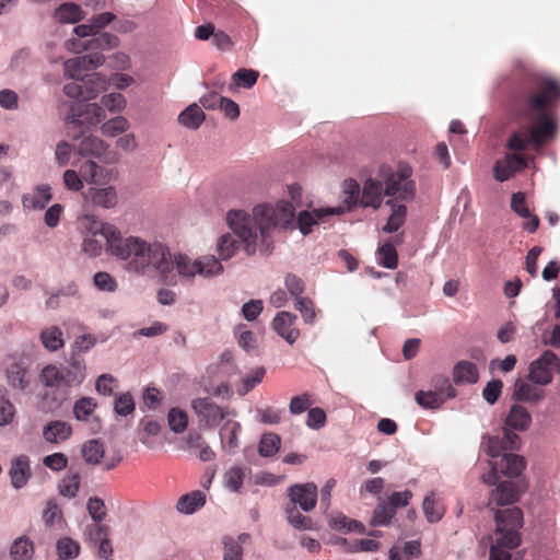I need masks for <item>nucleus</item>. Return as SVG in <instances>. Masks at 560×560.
I'll use <instances>...</instances> for the list:
<instances>
[{
	"mask_svg": "<svg viewBox=\"0 0 560 560\" xmlns=\"http://www.w3.org/2000/svg\"><path fill=\"white\" fill-rule=\"evenodd\" d=\"M51 189L48 185H40L30 194H25L22 198L24 208L33 210H42L51 200Z\"/></svg>",
	"mask_w": 560,
	"mask_h": 560,
	"instance_id": "21",
	"label": "nucleus"
},
{
	"mask_svg": "<svg viewBox=\"0 0 560 560\" xmlns=\"http://www.w3.org/2000/svg\"><path fill=\"white\" fill-rule=\"evenodd\" d=\"M80 81H82L83 89L85 90L84 101L95 98L105 89L106 84L105 79L98 73L86 74Z\"/></svg>",
	"mask_w": 560,
	"mask_h": 560,
	"instance_id": "34",
	"label": "nucleus"
},
{
	"mask_svg": "<svg viewBox=\"0 0 560 560\" xmlns=\"http://www.w3.org/2000/svg\"><path fill=\"white\" fill-rule=\"evenodd\" d=\"M237 249V242L234 236L226 233L220 236L218 240L217 250L219 255V259L226 260L230 259Z\"/></svg>",
	"mask_w": 560,
	"mask_h": 560,
	"instance_id": "50",
	"label": "nucleus"
},
{
	"mask_svg": "<svg viewBox=\"0 0 560 560\" xmlns=\"http://www.w3.org/2000/svg\"><path fill=\"white\" fill-rule=\"evenodd\" d=\"M167 422L174 433H183L188 425V415L180 408H171L167 415Z\"/></svg>",
	"mask_w": 560,
	"mask_h": 560,
	"instance_id": "47",
	"label": "nucleus"
},
{
	"mask_svg": "<svg viewBox=\"0 0 560 560\" xmlns=\"http://www.w3.org/2000/svg\"><path fill=\"white\" fill-rule=\"evenodd\" d=\"M256 417L259 422L266 424H277L281 421V411L272 407L258 408L256 410Z\"/></svg>",
	"mask_w": 560,
	"mask_h": 560,
	"instance_id": "60",
	"label": "nucleus"
},
{
	"mask_svg": "<svg viewBox=\"0 0 560 560\" xmlns=\"http://www.w3.org/2000/svg\"><path fill=\"white\" fill-rule=\"evenodd\" d=\"M318 490L313 482L295 483L289 488V498L292 505L285 508L287 520L296 529H312L311 517L302 515L296 505L304 512L312 511L317 502Z\"/></svg>",
	"mask_w": 560,
	"mask_h": 560,
	"instance_id": "6",
	"label": "nucleus"
},
{
	"mask_svg": "<svg viewBox=\"0 0 560 560\" xmlns=\"http://www.w3.org/2000/svg\"><path fill=\"white\" fill-rule=\"evenodd\" d=\"M342 213L341 208L316 209L313 212L301 211L294 221V207L289 201H279L276 207L269 205L256 206L253 215L245 211L232 210L228 213V223L234 234H236L244 244L247 255L255 254L260 240V252L269 253L272 248L270 230L276 228L287 229L294 225L302 234L307 235L312 226L326 215Z\"/></svg>",
	"mask_w": 560,
	"mask_h": 560,
	"instance_id": "2",
	"label": "nucleus"
},
{
	"mask_svg": "<svg viewBox=\"0 0 560 560\" xmlns=\"http://www.w3.org/2000/svg\"><path fill=\"white\" fill-rule=\"evenodd\" d=\"M57 551L59 560L74 559L80 553V545L78 541L65 537L58 540Z\"/></svg>",
	"mask_w": 560,
	"mask_h": 560,
	"instance_id": "49",
	"label": "nucleus"
},
{
	"mask_svg": "<svg viewBox=\"0 0 560 560\" xmlns=\"http://www.w3.org/2000/svg\"><path fill=\"white\" fill-rule=\"evenodd\" d=\"M80 474L72 472L71 470L65 476L59 483V493L62 497L72 499L74 498L80 489Z\"/></svg>",
	"mask_w": 560,
	"mask_h": 560,
	"instance_id": "40",
	"label": "nucleus"
},
{
	"mask_svg": "<svg viewBox=\"0 0 560 560\" xmlns=\"http://www.w3.org/2000/svg\"><path fill=\"white\" fill-rule=\"evenodd\" d=\"M129 128L128 120L122 116H117L101 126L102 133L108 137H115Z\"/></svg>",
	"mask_w": 560,
	"mask_h": 560,
	"instance_id": "52",
	"label": "nucleus"
},
{
	"mask_svg": "<svg viewBox=\"0 0 560 560\" xmlns=\"http://www.w3.org/2000/svg\"><path fill=\"white\" fill-rule=\"evenodd\" d=\"M83 198L86 203L104 209L114 208L118 201L117 191L113 186L90 187L85 192H83Z\"/></svg>",
	"mask_w": 560,
	"mask_h": 560,
	"instance_id": "17",
	"label": "nucleus"
},
{
	"mask_svg": "<svg viewBox=\"0 0 560 560\" xmlns=\"http://www.w3.org/2000/svg\"><path fill=\"white\" fill-rule=\"evenodd\" d=\"M83 233L82 250L89 256L101 255L103 248L113 255L114 243H117L119 231L109 223L96 220L86 214L80 219Z\"/></svg>",
	"mask_w": 560,
	"mask_h": 560,
	"instance_id": "5",
	"label": "nucleus"
},
{
	"mask_svg": "<svg viewBox=\"0 0 560 560\" xmlns=\"http://www.w3.org/2000/svg\"><path fill=\"white\" fill-rule=\"evenodd\" d=\"M329 525L331 528H334L336 530L345 532V533H350V532L363 533L365 529L363 524H361L358 521L350 520L343 514H339V515L331 517V520L329 521Z\"/></svg>",
	"mask_w": 560,
	"mask_h": 560,
	"instance_id": "43",
	"label": "nucleus"
},
{
	"mask_svg": "<svg viewBox=\"0 0 560 560\" xmlns=\"http://www.w3.org/2000/svg\"><path fill=\"white\" fill-rule=\"evenodd\" d=\"M205 118L206 116L201 108L197 104H191L179 114L178 121L189 129H197Z\"/></svg>",
	"mask_w": 560,
	"mask_h": 560,
	"instance_id": "32",
	"label": "nucleus"
},
{
	"mask_svg": "<svg viewBox=\"0 0 560 560\" xmlns=\"http://www.w3.org/2000/svg\"><path fill=\"white\" fill-rule=\"evenodd\" d=\"M497 529L490 546L489 560H510L511 551L520 546V529L523 526V512L517 506L497 510Z\"/></svg>",
	"mask_w": 560,
	"mask_h": 560,
	"instance_id": "4",
	"label": "nucleus"
},
{
	"mask_svg": "<svg viewBox=\"0 0 560 560\" xmlns=\"http://www.w3.org/2000/svg\"><path fill=\"white\" fill-rule=\"evenodd\" d=\"M511 208L514 212H516L520 217L524 219H527V217H530L532 214V212L526 206L525 195L521 191L512 195Z\"/></svg>",
	"mask_w": 560,
	"mask_h": 560,
	"instance_id": "63",
	"label": "nucleus"
},
{
	"mask_svg": "<svg viewBox=\"0 0 560 560\" xmlns=\"http://www.w3.org/2000/svg\"><path fill=\"white\" fill-rule=\"evenodd\" d=\"M115 412L119 416H128L135 411V401L129 393L120 394L115 399Z\"/></svg>",
	"mask_w": 560,
	"mask_h": 560,
	"instance_id": "55",
	"label": "nucleus"
},
{
	"mask_svg": "<svg viewBox=\"0 0 560 560\" xmlns=\"http://www.w3.org/2000/svg\"><path fill=\"white\" fill-rule=\"evenodd\" d=\"M105 118V112L98 104L73 103L66 117L68 135L79 139L92 126L100 124Z\"/></svg>",
	"mask_w": 560,
	"mask_h": 560,
	"instance_id": "7",
	"label": "nucleus"
},
{
	"mask_svg": "<svg viewBox=\"0 0 560 560\" xmlns=\"http://www.w3.org/2000/svg\"><path fill=\"white\" fill-rule=\"evenodd\" d=\"M115 19V15L110 12H104L96 14L92 18L91 22L96 31L98 33L103 27L108 25L113 20ZM119 39L117 36L109 34V33H100L97 36H95L93 39H91L88 44H81L79 40H68L67 47L69 49H72L74 51H81V50H89L93 48H100V49H107V48H114L118 45Z\"/></svg>",
	"mask_w": 560,
	"mask_h": 560,
	"instance_id": "10",
	"label": "nucleus"
},
{
	"mask_svg": "<svg viewBox=\"0 0 560 560\" xmlns=\"http://www.w3.org/2000/svg\"><path fill=\"white\" fill-rule=\"evenodd\" d=\"M532 422V417L528 410L521 405H513L505 419V425L510 429L524 431Z\"/></svg>",
	"mask_w": 560,
	"mask_h": 560,
	"instance_id": "25",
	"label": "nucleus"
},
{
	"mask_svg": "<svg viewBox=\"0 0 560 560\" xmlns=\"http://www.w3.org/2000/svg\"><path fill=\"white\" fill-rule=\"evenodd\" d=\"M265 373L266 371L264 368H257L252 371L249 375L243 378V386L242 389H240V393L244 395L252 390L262 381Z\"/></svg>",
	"mask_w": 560,
	"mask_h": 560,
	"instance_id": "59",
	"label": "nucleus"
},
{
	"mask_svg": "<svg viewBox=\"0 0 560 560\" xmlns=\"http://www.w3.org/2000/svg\"><path fill=\"white\" fill-rule=\"evenodd\" d=\"M40 381L47 387H66L62 370L55 364H48L42 370Z\"/></svg>",
	"mask_w": 560,
	"mask_h": 560,
	"instance_id": "36",
	"label": "nucleus"
},
{
	"mask_svg": "<svg viewBox=\"0 0 560 560\" xmlns=\"http://www.w3.org/2000/svg\"><path fill=\"white\" fill-rule=\"evenodd\" d=\"M520 489L513 481H502L491 491L488 505L503 506L513 504L520 499Z\"/></svg>",
	"mask_w": 560,
	"mask_h": 560,
	"instance_id": "18",
	"label": "nucleus"
},
{
	"mask_svg": "<svg viewBox=\"0 0 560 560\" xmlns=\"http://www.w3.org/2000/svg\"><path fill=\"white\" fill-rule=\"evenodd\" d=\"M55 18L61 23H77L82 20L81 8L72 2L59 5L55 11Z\"/></svg>",
	"mask_w": 560,
	"mask_h": 560,
	"instance_id": "35",
	"label": "nucleus"
},
{
	"mask_svg": "<svg viewBox=\"0 0 560 560\" xmlns=\"http://www.w3.org/2000/svg\"><path fill=\"white\" fill-rule=\"evenodd\" d=\"M281 439L278 434L264 433L258 445V453L262 457L273 456L280 448Z\"/></svg>",
	"mask_w": 560,
	"mask_h": 560,
	"instance_id": "39",
	"label": "nucleus"
},
{
	"mask_svg": "<svg viewBox=\"0 0 560 560\" xmlns=\"http://www.w3.org/2000/svg\"><path fill=\"white\" fill-rule=\"evenodd\" d=\"M345 185V202H347L349 209L358 203L364 208L372 207L373 209H378L381 207L382 195H384L381 180L368 179L361 194L360 187L354 180H347Z\"/></svg>",
	"mask_w": 560,
	"mask_h": 560,
	"instance_id": "8",
	"label": "nucleus"
},
{
	"mask_svg": "<svg viewBox=\"0 0 560 560\" xmlns=\"http://www.w3.org/2000/svg\"><path fill=\"white\" fill-rule=\"evenodd\" d=\"M527 166L523 155L517 153H506L498 160L493 166V177L498 182H505L514 176L515 173L523 171Z\"/></svg>",
	"mask_w": 560,
	"mask_h": 560,
	"instance_id": "16",
	"label": "nucleus"
},
{
	"mask_svg": "<svg viewBox=\"0 0 560 560\" xmlns=\"http://www.w3.org/2000/svg\"><path fill=\"white\" fill-rule=\"evenodd\" d=\"M483 448L487 455L491 458H501L502 455L506 453L504 442L500 436H488L483 442Z\"/></svg>",
	"mask_w": 560,
	"mask_h": 560,
	"instance_id": "54",
	"label": "nucleus"
},
{
	"mask_svg": "<svg viewBox=\"0 0 560 560\" xmlns=\"http://www.w3.org/2000/svg\"><path fill=\"white\" fill-rule=\"evenodd\" d=\"M66 387H77L81 385L85 378V362L78 353H72L68 361V365L61 368Z\"/></svg>",
	"mask_w": 560,
	"mask_h": 560,
	"instance_id": "20",
	"label": "nucleus"
},
{
	"mask_svg": "<svg viewBox=\"0 0 560 560\" xmlns=\"http://www.w3.org/2000/svg\"><path fill=\"white\" fill-rule=\"evenodd\" d=\"M530 144H533V141L527 128H525L510 135L506 148L511 151L521 152L527 150Z\"/></svg>",
	"mask_w": 560,
	"mask_h": 560,
	"instance_id": "42",
	"label": "nucleus"
},
{
	"mask_svg": "<svg viewBox=\"0 0 560 560\" xmlns=\"http://www.w3.org/2000/svg\"><path fill=\"white\" fill-rule=\"evenodd\" d=\"M386 205L392 207V213L382 230L386 233H395L406 221L407 207L405 205L396 203L393 199H388Z\"/></svg>",
	"mask_w": 560,
	"mask_h": 560,
	"instance_id": "27",
	"label": "nucleus"
},
{
	"mask_svg": "<svg viewBox=\"0 0 560 560\" xmlns=\"http://www.w3.org/2000/svg\"><path fill=\"white\" fill-rule=\"evenodd\" d=\"M106 144L97 137H85L78 147V153L82 156L101 158L106 152Z\"/></svg>",
	"mask_w": 560,
	"mask_h": 560,
	"instance_id": "29",
	"label": "nucleus"
},
{
	"mask_svg": "<svg viewBox=\"0 0 560 560\" xmlns=\"http://www.w3.org/2000/svg\"><path fill=\"white\" fill-rule=\"evenodd\" d=\"M105 58L100 52H93L90 55L79 56L75 58L68 59L63 67L65 73L73 80H81L84 77V72L91 69H95L103 65Z\"/></svg>",
	"mask_w": 560,
	"mask_h": 560,
	"instance_id": "15",
	"label": "nucleus"
},
{
	"mask_svg": "<svg viewBox=\"0 0 560 560\" xmlns=\"http://www.w3.org/2000/svg\"><path fill=\"white\" fill-rule=\"evenodd\" d=\"M15 415V409L9 400L7 389L0 387V427L9 424Z\"/></svg>",
	"mask_w": 560,
	"mask_h": 560,
	"instance_id": "53",
	"label": "nucleus"
},
{
	"mask_svg": "<svg viewBox=\"0 0 560 560\" xmlns=\"http://www.w3.org/2000/svg\"><path fill=\"white\" fill-rule=\"evenodd\" d=\"M544 397V390L528 384L523 380H517L514 384L513 398L517 401L538 402Z\"/></svg>",
	"mask_w": 560,
	"mask_h": 560,
	"instance_id": "26",
	"label": "nucleus"
},
{
	"mask_svg": "<svg viewBox=\"0 0 560 560\" xmlns=\"http://www.w3.org/2000/svg\"><path fill=\"white\" fill-rule=\"evenodd\" d=\"M113 256L126 261L129 271L139 275L158 273L164 282L176 283L177 275L192 278L196 275L209 277L223 270L219 259L214 256H203L191 260L184 254H172L168 246L161 242H147L138 236L122 237L118 234L114 243Z\"/></svg>",
	"mask_w": 560,
	"mask_h": 560,
	"instance_id": "1",
	"label": "nucleus"
},
{
	"mask_svg": "<svg viewBox=\"0 0 560 560\" xmlns=\"http://www.w3.org/2000/svg\"><path fill=\"white\" fill-rule=\"evenodd\" d=\"M102 105L109 112H120L126 106V100L120 93H110L102 97Z\"/></svg>",
	"mask_w": 560,
	"mask_h": 560,
	"instance_id": "58",
	"label": "nucleus"
},
{
	"mask_svg": "<svg viewBox=\"0 0 560 560\" xmlns=\"http://www.w3.org/2000/svg\"><path fill=\"white\" fill-rule=\"evenodd\" d=\"M378 262L385 268L395 269L398 266V254L392 242H385L377 249Z\"/></svg>",
	"mask_w": 560,
	"mask_h": 560,
	"instance_id": "41",
	"label": "nucleus"
},
{
	"mask_svg": "<svg viewBox=\"0 0 560 560\" xmlns=\"http://www.w3.org/2000/svg\"><path fill=\"white\" fill-rule=\"evenodd\" d=\"M190 407L202 429L215 428L230 416V411L219 406L211 397L195 398L191 400Z\"/></svg>",
	"mask_w": 560,
	"mask_h": 560,
	"instance_id": "11",
	"label": "nucleus"
},
{
	"mask_svg": "<svg viewBox=\"0 0 560 560\" xmlns=\"http://www.w3.org/2000/svg\"><path fill=\"white\" fill-rule=\"evenodd\" d=\"M411 168L407 165H399L395 172H389L382 182L384 195L389 199L410 201L416 195V183L410 178Z\"/></svg>",
	"mask_w": 560,
	"mask_h": 560,
	"instance_id": "9",
	"label": "nucleus"
},
{
	"mask_svg": "<svg viewBox=\"0 0 560 560\" xmlns=\"http://www.w3.org/2000/svg\"><path fill=\"white\" fill-rule=\"evenodd\" d=\"M295 320L296 315L279 312L272 322L273 329L290 345H293L300 336V330L293 326Z\"/></svg>",
	"mask_w": 560,
	"mask_h": 560,
	"instance_id": "19",
	"label": "nucleus"
},
{
	"mask_svg": "<svg viewBox=\"0 0 560 560\" xmlns=\"http://www.w3.org/2000/svg\"><path fill=\"white\" fill-rule=\"evenodd\" d=\"M491 470L482 476V481L493 486L499 479V474L513 478L521 475L525 468V460L522 456L513 453H504L499 460H491Z\"/></svg>",
	"mask_w": 560,
	"mask_h": 560,
	"instance_id": "12",
	"label": "nucleus"
},
{
	"mask_svg": "<svg viewBox=\"0 0 560 560\" xmlns=\"http://www.w3.org/2000/svg\"><path fill=\"white\" fill-rule=\"evenodd\" d=\"M258 72L252 69H240L232 75L233 83L230 85V90L234 88H246L250 89L258 80Z\"/></svg>",
	"mask_w": 560,
	"mask_h": 560,
	"instance_id": "45",
	"label": "nucleus"
},
{
	"mask_svg": "<svg viewBox=\"0 0 560 560\" xmlns=\"http://www.w3.org/2000/svg\"><path fill=\"white\" fill-rule=\"evenodd\" d=\"M40 341L48 351H57L65 345L63 332L57 326L47 327L40 332Z\"/></svg>",
	"mask_w": 560,
	"mask_h": 560,
	"instance_id": "30",
	"label": "nucleus"
},
{
	"mask_svg": "<svg viewBox=\"0 0 560 560\" xmlns=\"http://www.w3.org/2000/svg\"><path fill=\"white\" fill-rule=\"evenodd\" d=\"M96 402L91 397H82L73 406V415L77 420L85 421L96 409Z\"/></svg>",
	"mask_w": 560,
	"mask_h": 560,
	"instance_id": "51",
	"label": "nucleus"
},
{
	"mask_svg": "<svg viewBox=\"0 0 560 560\" xmlns=\"http://www.w3.org/2000/svg\"><path fill=\"white\" fill-rule=\"evenodd\" d=\"M10 477L13 487L22 488L31 477L30 459L25 455L18 456L12 460Z\"/></svg>",
	"mask_w": 560,
	"mask_h": 560,
	"instance_id": "22",
	"label": "nucleus"
},
{
	"mask_svg": "<svg viewBox=\"0 0 560 560\" xmlns=\"http://www.w3.org/2000/svg\"><path fill=\"white\" fill-rule=\"evenodd\" d=\"M10 556L12 560H31L34 556V544L27 537L16 538L11 548Z\"/></svg>",
	"mask_w": 560,
	"mask_h": 560,
	"instance_id": "33",
	"label": "nucleus"
},
{
	"mask_svg": "<svg viewBox=\"0 0 560 560\" xmlns=\"http://www.w3.org/2000/svg\"><path fill=\"white\" fill-rule=\"evenodd\" d=\"M435 390H419L416 394V401L423 408L438 409L447 399L456 396V389L451 385L448 378L440 377L436 381Z\"/></svg>",
	"mask_w": 560,
	"mask_h": 560,
	"instance_id": "14",
	"label": "nucleus"
},
{
	"mask_svg": "<svg viewBox=\"0 0 560 560\" xmlns=\"http://www.w3.org/2000/svg\"><path fill=\"white\" fill-rule=\"evenodd\" d=\"M104 168L94 161H86L80 167L81 176L91 184L101 185L105 179Z\"/></svg>",
	"mask_w": 560,
	"mask_h": 560,
	"instance_id": "38",
	"label": "nucleus"
},
{
	"mask_svg": "<svg viewBox=\"0 0 560 560\" xmlns=\"http://www.w3.org/2000/svg\"><path fill=\"white\" fill-rule=\"evenodd\" d=\"M479 380V371L475 363L462 360L453 369V381L455 384H475Z\"/></svg>",
	"mask_w": 560,
	"mask_h": 560,
	"instance_id": "23",
	"label": "nucleus"
},
{
	"mask_svg": "<svg viewBox=\"0 0 560 560\" xmlns=\"http://www.w3.org/2000/svg\"><path fill=\"white\" fill-rule=\"evenodd\" d=\"M140 431L139 436L142 444L151 447V443L149 442V436H155L161 431V424L158 420H154L150 417H144L141 419L139 424Z\"/></svg>",
	"mask_w": 560,
	"mask_h": 560,
	"instance_id": "48",
	"label": "nucleus"
},
{
	"mask_svg": "<svg viewBox=\"0 0 560 560\" xmlns=\"http://www.w3.org/2000/svg\"><path fill=\"white\" fill-rule=\"evenodd\" d=\"M555 372H560V359L552 351L546 350L530 363L528 378L537 385H548Z\"/></svg>",
	"mask_w": 560,
	"mask_h": 560,
	"instance_id": "13",
	"label": "nucleus"
},
{
	"mask_svg": "<svg viewBox=\"0 0 560 560\" xmlns=\"http://www.w3.org/2000/svg\"><path fill=\"white\" fill-rule=\"evenodd\" d=\"M503 388V383L500 380H492L487 383L486 387L482 390V396L485 400L493 405L500 397Z\"/></svg>",
	"mask_w": 560,
	"mask_h": 560,
	"instance_id": "57",
	"label": "nucleus"
},
{
	"mask_svg": "<svg viewBox=\"0 0 560 560\" xmlns=\"http://www.w3.org/2000/svg\"><path fill=\"white\" fill-rule=\"evenodd\" d=\"M72 434L69 423L60 420L51 421L44 427V439L49 443H60L68 440Z\"/></svg>",
	"mask_w": 560,
	"mask_h": 560,
	"instance_id": "24",
	"label": "nucleus"
},
{
	"mask_svg": "<svg viewBox=\"0 0 560 560\" xmlns=\"http://www.w3.org/2000/svg\"><path fill=\"white\" fill-rule=\"evenodd\" d=\"M206 503V495L202 491L196 490L179 498L177 502V510L185 514H191L197 509L203 506Z\"/></svg>",
	"mask_w": 560,
	"mask_h": 560,
	"instance_id": "28",
	"label": "nucleus"
},
{
	"mask_svg": "<svg viewBox=\"0 0 560 560\" xmlns=\"http://www.w3.org/2000/svg\"><path fill=\"white\" fill-rule=\"evenodd\" d=\"M86 509L94 522L98 523L106 516V508L104 501L98 497L89 499Z\"/></svg>",
	"mask_w": 560,
	"mask_h": 560,
	"instance_id": "56",
	"label": "nucleus"
},
{
	"mask_svg": "<svg viewBox=\"0 0 560 560\" xmlns=\"http://www.w3.org/2000/svg\"><path fill=\"white\" fill-rule=\"evenodd\" d=\"M247 469L241 466H233L229 468L224 474V483L226 488L234 492H240Z\"/></svg>",
	"mask_w": 560,
	"mask_h": 560,
	"instance_id": "46",
	"label": "nucleus"
},
{
	"mask_svg": "<svg viewBox=\"0 0 560 560\" xmlns=\"http://www.w3.org/2000/svg\"><path fill=\"white\" fill-rule=\"evenodd\" d=\"M81 453L86 464L100 465L105 455V447L100 440H90L83 444Z\"/></svg>",
	"mask_w": 560,
	"mask_h": 560,
	"instance_id": "31",
	"label": "nucleus"
},
{
	"mask_svg": "<svg viewBox=\"0 0 560 560\" xmlns=\"http://www.w3.org/2000/svg\"><path fill=\"white\" fill-rule=\"evenodd\" d=\"M85 534L88 535L90 541L96 545L97 542L103 541L105 538L109 537V528L106 525L92 524L86 527Z\"/></svg>",
	"mask_w": 560,
	"mask_h": 560,
	"instance_id": "61",
	"label": "nucleus"
},
{
	"mask_svg": "<svg viewBox=\"0 0 560 560\" xmlns=\"http://www.w3.org/2000/svg\"><path fill=\"white\" fill-rule=\"evenodd\" d=\"M43 463L54 471H61L68 466V458L63 453H54L44 457Z\"/></svg>",
	"mask_w": 560,
	"mask_h": 560,
	"instance_id": "62",
	"label": "nucleus"
},
{
	"mask_svg": "<svg viewBox=\"0 0 560 560\" xmlns=\"http://www.w3.org/2000/svg\"><path fill=\"white\" fill-rule=\"evenodd\" d=\"M395 514L396 511L386 501L382 500L373 512L371 524L373 526H386L390 523Z\"/></svg>",
	"mask_w": 560,
	"mask_h": 560,
	"instance_id": "44",
	"label": "nucleus"
},
{
	"mask_svg": "<svg viewBox=\"0 0 560 560\" xmlns=\"http://www.w3.org/2000/svg\"><path fill=\"white\" fill-rule=\"evenodd\" d=\"M422 509L428 522L430 523L439 522L445 512L443 504L435 500L433 492L424 498Z\"/></svg>",
	"mask_w": 560,
	"mask_h": 560,
	"instance_id": "37",
	"label": "nucleus"
},
{
	"mask_svg": "<svg viewBox=\"0 0 560 560\" xmlns=\"http://www.w3.org/2000/svg\"><path fill=\"white\" fill-rule=\"evenodd\" d=\"M311 405V396L305 393L303 395L294 396L290 401L289 409L291 413L300 415L306 411Z\"/></svg>",
	"mask_w": 560,
	"mask_h": 560,
	"instance_id": "64",
	"label": "nucleus"
},
{
	"mask_svg": "<svg viewBox=\"0 0 560 560\" xmlns=\"http://www.w3.org/2000/svg\"><path fill=\"white\" fill-rule=\"evenodd\" d=\"M513 101L521 116L538 119L526 127L535 147L542 145L555 136L556 124L548 110L560 101L559 81L524 67L521 84L513 92Z\"/></svg>",
	"mask_w": 560,
	"mask_h": 560,
	"instance_id": "3",
	"label": "nucleus"
}]
</instances>
